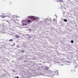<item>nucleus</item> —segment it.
I'll list each match as a JSON object with an SVG mask.
<instances>
[{
  "label": "nucleus",
  "mask_w": 78,
  "mask_h": 78,
  "mask_svg": "<svg viewBox=\"0 0 78 78\" xmlns=\"http://www.w3.org/2000/svg\"><path fill=\"white\" fill-rule=\"evenodd\" d=\"M16 78H19V76H17Z\"/></svg>",
  "instance_id": "nucleus-18"
},
{
  "label": "nucleus",
  "mask_w": 78,
  "mask_h": 78,
  "mask_svg": "<svg viewBox=\"0 0 78 78\" xmlns=\"http://www.w3.org/2000/svg\"><path fill=\"white\" fill-rule=\"evenodd\" d=\"M23 25H25V24H24V23H23Z\"/></svg>",
  "instance_id": "nucleus-23"
},
{
  "label": "nucleus",
  "mask_w": 78,
  "mask_h": 78,
  "mask_svg": "<svg viewBox=\"0 0 78 78\" xmlns=\"http://www.w3.org/2000/svg\"><path fill=\"white\" fill-rule=\"evenodd\" d=\"M6 22H8L9 24V22L8 21H6Z\"/></svg>",
  "instance_id": "nucleus-15"
},
{
  "label": "nucleus",
  "mask_w": 78,
  "mask_h": 78,
  "mask_svg": "<svg viewBox=\"0 0 78 78\" xmlns=\"http://www.w3.org/2000/svg\"><path fill=\"white\" fill-rule=\"evenodd\" d=\"M64 22H67V19H65L64 20Z\"/></svg>",
  "instance_id": "nucleus-10"
},
{
  "label": "nucleus",
  "mask_w": 78,
  "mask_h": 78,
  "mask_svg": "<svg viewBox=\"0 0 78 78\" xmlns=\"http://www.w3.org/2000/svg\"><path fill=\"white\" fill-rule=\"evenodd\" d=\"M59 2H63V0H59Z\"/></svg>",
  "instance_id": "nucleus-9"
},
{
  "label": "nucleus",
  "mask_w": 78,
  "mask_h": 78,
  "mask_svg": "<svg viewBox=\"0 0 78 78\" xmlns=\"http://www.w3.org/2000/svg\"><path fill=\"white\" fill-rule=\"evenodd\" d=\"M29 31H31V29H29Z\"/></svg>",
  "instance_id": "nucleus-17"
},
{
  "label": "nucleus",
  "mask_w": 78,
  "mask_h": 78,
  "mask_svg": "<svg viewBox=\"0 0 78 78\" xmlns=\"http://www.w3.org/2000/svg\"><path fill=\"white\" fill-rule=\"evenodd\" d=\"M16 38H19L20 37V36H17V35H16Z\"/></svg>",
  "instance_id": "nucleus-5"
},
{
  "label": "nucleus",
  "mask_w": 78,
  "mask_h": 78,
  "mask_svg": "<svg viewBox=\"0 0 78 78\" xmlns=\"http://www.w3.org/2000/svg\"><path fill=\"white\" fill-rule=\"evenodd\" d=\"M71 43H73L74 42V41H73L72 40L71 41Z\"/></svg>",
  "instance_id": "nucleus-11"
},
{
  "label": "nucleus",
  "mask_w": 78,
  "mask_h": 78,
  "mask_svg": "<svg viewBox=\"0 0 78 78\" xmlns=\"http://www.w3.org/2000/svg\"><path fill=\"white\" fill-rule=\"evenodd\" d=\"M13 45H15V44H13Z\"/></svg>",
  "instance_id": "nucleus-20"
},
{
  "label": "nucleus",
  "mask_w": 78,
  "mask_h": 78,
  "mask_svg": "<svg viewBox=\"0 0 78 78\" xmlns=\"http://www.w3.org/2000/svg\"><path fill=\"white\" fill-rule=\"evenodd\" d=\"M31 17L30 16H28V19H30V18H31Z\"/></svg>",
  "instance_id": "nucleus-12"
},
{
  "label": "nucleus",
  "mask_w": 78,
  "mask_h": 78,
  "mask_svg": "<svg viewBox=\"0 0 78 78\" xmlns=\"http://www.w3.org/2000/svg\"><path fill=\"white\" fill-rule=\"evenodd\" d=\"M53 20H55V19H53Z\"/></svg>",
  "instance_id": "nucleus-19"
},
{
  "label": "nucleus",
  "mask_w": 78,
  "mask_h": 78,
  "mask_svg": "<svg viewBox=\"0 0 78 78\" xmlns=\"http://www.w3.org/2000/svg\"><path fill=\"white\" fill-rule=\"evenodd\" d=\"M9 14H10V13H9Z\"/></svg>",
  "instance_id": "nucleus-24"
},
{
  "label": "nucleus",
  "mask_w": 78,
  "mask_h": 78,
  "mask_svg": "<svg viewBox=\"0 0 78 78\" xmlns=\"http://www.w3.org/2000/svg\"><path fill=\"white\" fill-rule=\"evenodd\" d=\"M0 16H2V15H1Z\"/></svg>",
  "instance_id": "nucleus-22"
},
{
  "label": "nucleus",
  "mask_w": 78,
  "mask_h": 78,
  "mask_svg": "<svg viewBox=\"0 0 78 78\" xmlns=\"http://www.w3.org/2000/svg\"><path fill=\"white\" fill-rule=\"evenodd\" d=\"M31 37V36H29V37H28V38H30Z\"/></svg>",
  "instance_id": "nucleus-14"
},
{
  "label": "nucleus",
  "mask_w": 78,
  "mask_h": 78,
  "mask_svg": "<svg viewBox=\"0 0 78 78\" xmlns=\"http://www.w3.org/2000/svg\"><path fill=\"white\" fill-rule=\"evenodd\" d=\"M15 16H16L15 15H12L11 16V18L13 19V18L15 17Z\"/></svg>",
  "instance_id": "nucleus-4"
},
{
  "label": "nucleus",
  "mask_w": 78,
  "mask_h": 78,
  "mask_svg": "<svg viewBox=\"0 0 78 78\" xmlns=\"http://www.w3.org/2000/svg\"><path fill=\"white\" fill-rule=\"evenodd\" d=\"M13 40L12 39H11L10 40H9V42H12V41H13Z\"/></svg>",
  "instance_id": "nucleus-8"
},
{
  "label": "nucleus",
  "mask_w": 78,
  "mask_h": 78,
  "mask_svg": "<svg viewBox=\"0 0 78 78\" xmlns=\"http://www.w3.org/2000/svg\"><path fill=\"white\" fill-rule=\"evenodd\" d=\"M20 52L21 53H24V52H25V51L24 50L21 51Z\"/></svg>",
  "instance_id": "nucleus-7"
},
{
  "label": "nucleus",
  "mask_w": 78,
  "mask_h": 78,
  "mask_svg": "<svg viewBox=\"0 0 78 78\" xmlns=\"http://www.w3.org/2000/svg\"><path fill=\"white\" fill-rule=\"evenodd\" d=\"M37 19V18H35L34 16H31V19L32 20H33V21H34L36 20Z\"/></svg>",
  "instance_id": "nucleus-1"
},
{
  "label": "nucleus",
  "mask_w": 78,
  "mask_h": 78,
  "mask_svg": "<svg viewBox=\"0 0 78 78\" xmlns=\"http://www.w3.org/2000/svg\"><path fill=\"white\" fill-rule=\"evenodd\" d=\"M49 72H51V71L49 70Z\"/></svg>",
  "instance_id": "nucleus-21"
},
{
  "label": "nucleus",
  "mask_w": 78,
  "mask_h": 78,
  "mask_svg": "<svg viewBox=\"0 0 78 78\" xmlns=\"http://www.w3.org/2000/svg\"><path fill=\"white\" fill-rule=\"evenodd\" d=\"M24 25H27V23H25V24H24Z\"/></svg>",
  "instance_id": "nucleus-16"
},
{
  "label": "nucleus",
  "mask_w": 78,
  "mask_h": 78,
  "mask_svg": "<svg viewBox=\"0 0 78 78\" xmlns=\"http://www.w3.org/2000/svg\"><path fill=\"white\" fill-rule=\"evenodd\" d=\"M17 47L18 48H20V46H19V45H17Z\"/></svg>",
  "instance_id": "nucleus-13"
},
{
  "label": "nucleus",
  "mask_w": 78,
  "mask_h": 78,
  "mask_svg": "<svg viewBox=\"0 0 78 78\" xmlns=\"http://www.w3.org/2000/svg\"><path fill=\"white\" fill-rule=\"evenodd\" d=\"M45 70H49V67L47 66H46L45 67Z\"/></svg>",
  "instance_id": "nucleus-2"
},
{
  "label": "nucleus",
  "mask_w": 78,
  "mask_h": 78,
  "mask_svg": "<svg viewBox=\"0 0 78 78\" xmlns=\"http://www.w3.org/2000/svg\"><path fill=\"white\" fill-rule=\"evenodd\" d=\"M27 22H28V23H30V22H31V20H27Z\"/></svg>",
  "instance_id": "nucleus-6"
},
{
  "label": "nucleus",
  "mask_w": 78,
  "mask_h": 78,
  "mask_svg": "<svg viewBox=\"0 0 78 78\" xmlns=\"http://www.w3.org/2000/svg\"><path fill=\"white\" fill-rule=\"evenodd\" d=\"M3 16H2V18H5V17H6V15H5V14H3Z\"/></svg>",
  "instance_id": "nucleus-3"
}]
</instances>
